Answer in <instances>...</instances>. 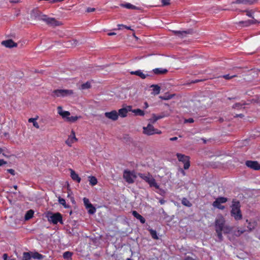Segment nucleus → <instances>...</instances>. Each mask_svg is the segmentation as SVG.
<instances>
[{
	"label": "nucleus",
	"instance_id": "obj_58",
	"mask_svg": "<svg viewBox=\"0 0 260 260\" xmlns=\"http://www.w3.org/2000/svg\"><path fill=\"white\" fill-rule=\"evenodd\" d=\"M149 107L148 104L147 102L144 103V108L146 109Z\"/></svg>",
	"mask_w": 260,
	"mask_h": 260
},
{
	"label": "nucleus",
	"instance_id": "obj_17",
	"mask_svg": "<svg viewBox=\"0 0 260 260\" xmlns=\"http://www.w3.org/2000/svg\"><path fill=\"white\" fill-rule=\"evenodd\" d=\"M257 0H236L233 4H243L245 5H251L257 2Z\"/></svg>",
	"mask_w": 260,
	"mask_h": 260
},
{
	"label": "nucleus",
	"instance_id": "obj_9",
	"mask_svg": "<svg viewBox=\"0 0 260 260\" xmlns=\"http://www.w3.org/2000/svg\"><path fill=\"white\" fill-rule=\"evenodd\" d=\"M48 220L54 224H56L58 222L63 223L62 215L59 212L52 214L51 216L48 217Z\"/></svg>",
	"mask_w": 260,
	"mask_h": 260
},
{
	"label": "nucleus",
	"instance_id": "obj_22",
	"mask_svg": "<svg viewBox=\"0 0 260 260\" xmlns=\"http://www.w3.org/2000/svg\"><path fill=\"white\" fill-rule=\"evenodd\" d=\"M153 73L156 75L165 74L168 72V70L166 69L156 68L153 69Z\"/></svg>",
	"mask_w": 260,
	"mask_h": 260
},
{
	"label": "nucleus",
	"instance_id": "obj_19",
	"mask_svg": "<svg viewBox=\"0 0 260 260\" xmlns=\"http://www.w3.org/2000/svg\"><path fill=\"white\" fill-rule=\"evenodd\" d=\"M70 171L72 179L74 181H76L78 183H80L81 181V178L73 170L70 169Z\"/></svg>",
	"mask_w": 260,
	"mask_h": 260
},
{
	"label": "nucleus",
	"instance_id": "obj_2",
	"mask_svg": "<svg viewBox=\"0 0 260 260\" xmlns=\"http://www.w3.org/2000/svg\"><path fill=\"white\" fill-rule=\"evenodd\" d=\"M215 230L222 231L224 234H229L233 230V227L225 224V220L222 216H218L215 220Z\"/></svg>",
	"mask_w": 260,
	"mask_h": 260
},
{
	"label": "nucleus",
	"instance_id": "obj_6",
	"mask_svg": "<svg viewBox=\"0 0 260 260\" xmlns=\"http://www.w3.org/2000/svg\"><path fill=\"white\" fill-rule=\"evenodd\" d=\"M194 32V31L192 28L188 29L186 30H180V45L188 44L190 42V40L184 39L188 38L189 35H192Z\"/></svg>",
	"mask_w": 260,
	"mask_h": 260
},
{
	"label": "nucleus",
	"instance_id": "obj_11",
	"mask_svg": "<svg viewBox=\"0 0 260 260\" xmlns=\"http://www.w3.org/2000/svg\"><path fill=\"white\" fill-rule=\"evenodd\" d=\"M228 201V199L225 197H218L214 202H213L212 205L213 207L217 208L219 209L223 210L225 207L221 205V204L225 203Z\"/></svg>",
	"mask_w": 260,
	"mask_h": 260
},
{
	"label": "nucleus",
	"instance_id": "obj_47",
	"mask_svg": "<svg viewBox=\"0 0 260 260\" xmlns=\"http://www.w3.org/2000/svg\"><path fill=\"white\" fill-rule=\"evenodd\" d=\"M170 0H161L162 6H167L170 4Z\"/></svg>",
	"mask_w": 260,
	"mask_h": 260
},
{
	"label": "nucleus",
	"instance_id": "obj_30",
	"mask_svg": "<svg viewBox=\"0 0 260 260\" xmlns=\"http://www.w3.org/2000/svg\"><path fill=\"white\" fill-rule=\"evenodd\" d=\"M257 223L256 222L253 221L252 222H248V225L247 226L248 229L250 231H252V230L254 229L255 228L256 226Z\"/></svg>",
	"mask_w": 260,
	"mask_h": 260
},
{
	"label": "nucleus",
	"instance_id": "obj_38",
	"mask_svg": "<svg viewBox=\"0 0 260 260\" xmlns=\"http://www.w3.org/2000/svg\"><path fill=\"white\" fill-rule=\"evenodd\" d=\"M182 204L187 207H190L192 205L191 203L185 198L182 199Z\"/></svg>",
	"mask_w": 260,
	"mask_h": 260
},
{
	"label": "nucleus",
	"instance_id": "obj_64",
	"mask_svg": "<svg viewBox=\"0 0 260 260\" xmlns=\"http://www.w3.org/2000/svg\"><path fill=\"white\" fill-rule=\"evenodd\" d=\"M13 187L15 190H17L18 188V186L17 185H14Z\"/></svg>",
	"mask_w": 260,
	"mask_h": 260
},
{
	"label": "nucleus",
	"instance_id": "obj_27",
	"mask_svg": "<svg viewBox=\"0 0 260 260\" xmlns=\"http://www.w3.org/2000/svg\"><path fill=\"white\" fill-rule=\"evenodd\" d=\"M132 112L134 113L135 114V115L136 116L139 115V116H143L145 115L144 111L140 109H134L132 111Z\"/></svg>",
	"mask_w": 260,
	"mask_h": 260
},
{
	"label": "nucleus",
	"instance_id": "obj_18",
	"mask_svg": "<svg viewBox=\"0 0 260 260\" xmlns=\"http://www.w3.org/2000/svg\"><path fill=\"white\" fill-rule=\"evenodd\" d=\"M2 44L7 48H12L17 46V44L15 43L12 40H8L3 41Z\"/></svg>",
	"mask_w": 260,
	"mask_h": 260
},
{
	"label": "nucleus",
	"instance_id": "obj_26",
	"mask_svg": "<svg viewBox=\"0 0 260 260\" xmlns=\"http://www.w3.org/2000/svg\"><path fill=\"white\" fill-rule=\"evenodd\" d=\"M81 116H69V117L67 118V119L66 120V121L68 122H71V123H73V122H76L78 119L81 118Z\"/></svg>",
	"mask_w": 260,
	"mask_h": 260
},
{
	"label": "nucleus",
	"instance_id": "obj_3",
	"mask_svg": "<svg viewBox=\"0 0 260 260\" xmlns=\"http://www.w3.org/2000/svg\"><path fill=\"white\" fill-rule=\"evenodd\" d=\"M240 202L236 199H233L231 206V214L236 220H239L242 218V214L240 209Z\"/></svg>",
	"mask_w": 260,
	"mask_h": 260
},
{
	"label": "nucleus",
	"instance_id": "obj_51",
	"mask_svg": "<svg viewBox=\"0 0 260 260\" xmlns=\"http://www.w3.org/2000/svg\"><path fill=\"white\" fill-rule=\"evenodd\" d=\"M95 8L89 7L87 9L86 11L88 13L92 12H94L95 11Z\"/></svg>",
	"mask_w": 260,
	"mask_h": 260
},
{
	"label": "nucleus",
	"instance_id": "obj_8",
	"mask_svg": "<svg viewBox=\"0 0 260 260\" xmlns=\"http://www.w3.org/2000/svg\"><path fill=\"white\" fill-rule=\"evenodd\" d=\"M74 93L72 90L69 89H56L52 92V95L54 98L64 97L67 95L73 94Z\"/></svg>",
	"mask_w": 260,
	"mask_h": 260
},
{
	"label": "nucleus",
	"instance_id": "obj_14",
	"mask_svg": "<svg viewBox=\"0 0 260 260\" xmlns=\"http://www.w3.org/2000/svg\"><path fill=\"white\" fill-rule=\"evenodd\" d=\"M106 118L113 121H116L118 118V114L116 110H112L111 112H107L105 113Z\"/></svg>",
	"mask_w": 260,
	"mask_h": 260
},
{
	"label": "nucleus",
	"instance_id": "obj_49",
	"mask_svg": "<svg viewBox=\"0 0 260 260\" xmlns=\"http://www.w3.org/2000/svg\"><path fill=\"white\" fill-rule=\"evenodd\" d=\"M125 109H126V111H127V112L128 113V112L129 111H132L133 110L132 109V106H127L126 107L124 108Z\"/></svg>",
	"mask_w": 260,
	"mask_h": 260
},
{
	"label": "nucleus",
	"instance_id": "obj_43",
	"mask_svg": "<svg viewBox=\"0 0 260 260\" xmlns=\"http://www.w3.org/2000/svg\"><path fill=\"white\" fill-rule=\"evenodd\" d=\"M244 12H246V15L248 17L252 18V19H254V17L253 16V12L252 10H245Z\"/></svg>",
	"mask_w": 260,
	"mask_h": 260
},
{
	"label": "nucleus",
	"instance_id": "obj_25",
	"mask_svg": "<svg viewBox=\"0 0 260 260\" xmlns=\"http://www.w3.org/2000/svg\"><path fill=\"white\" fill-rule=\"evenodd\" d=\"M123 7L125 8L126 9H132V10H139L140 9L138 8L137 7L133 5L132 4L130 3H126L125 4H122L121 5Z\"/></svg>",
	"mask_w": 260,
	"mask_h": 260
},
{
	"label": "nucleus",
	"instance_id": "obj_54",
	"mask_svg": "<svg viewBox=\"0 0 260 260\" xmlns=\"http://www.w3.org/2000/svg\"><path fill=\"white\" fill-rule=\"evenodd\" d=\"M8 257V255L7 253H4L3 255V258L4 260H7Z\"/></svg>",
	"mask_w": 260,
	"mask_h": 260
},
{
	"label": "nucleus",
	"instance_id": "obj_57",
	"mask_svg": "<svg viewBox=\"0 0 260 260\" xmlns=\"http://www.w3.org/2000/svg\"><path fill=\"white\" fill-rule=\"evenodd\" d=\"M156 117H157V119L158 120V119L164 118V115H157Z\"/></svg>",
	"mask_w": 260,
	"mask_h": 260
},
{
	"label": "nucleus",
	"instance_id": "obj_24",
	"mask_svg": "<svg viewBox=\"0 0 260 260\" xmlns=\"http://www.w3.org/2000/svg\"><path fill=\"white\" fill-rule=\"evenodd\" d=\"M34 211L30 209V210H29L28 211H27L25 215V219L26 220H28L29 219H30V218H31L33 216H34Z\"/></svg>",
	"mask_w": 260,
	"mask_h": 260
},
{
	"label": "nucleus",
	"instance_id": "obj_59",
	"mask_svg": "<svg viewBox=\"0 0 260 260\" xmlns=\"http://www.w3.org/2000/svg\"><path fill=\"white\" fill-rule=\"evenodd\" d=\"M236 117H240L241 118H243L244 117V115L242 114H238V115H236Z\"/></svg>",
	"mask_w": 260,
	"mask_h": 260
},
{
	"label": "nucleus",
	"instance_id": "obj_41",
	"mask_svg": "<svg viewBox=\"0 0 260 260\" xmlns=\"http://www.w3.org/2000/svg\"><path fill=\"white\" fill-rule=\"evenodd\" d=\"M31 256L28 252H24L22 256V260H29Z\"/></svg>",
	"mask_w": 260,
	"mask_h": 260
},
{
	"label": "nucleus",
	"instance_id": "obj_21",
	"mask_svg": "<svg viewBox=\"0 0 260 260\" xmlns=\"http://www.w3.org/2000/svg\"><path fill=\"white\" fill-rule=\"evenodd\" d=\"M131 74L132 75H135L138 76L143 79H145L147 76V75H145V74H144L143 73V72L140 70L136 71L131 72Z\"/></svg>",
	"mask_w": 260,
	"mask_h": 260
},
{
	"label": "nucleus",
	"instance_id": "obj_15",
	"mask_svg": "<svg viewBox=\"0 0 260 260\" xmlns=\"http://www.w3.org/2000/svg\"><path fill=\"white\" fill-rule=\"evenodd\" d=\"M77 141V139L75 136V133L74 131H72L71 135L69 136L68 139L66 141V143L69 146L71 147L74 142Z\"/></svg>",
	"mask_w": 260,
	"mask_h": 260
},
{
	"label": "nucleus",
	"instance_id": "obj_48",
	"mask_svg": "<svg viewBox=\"0 0 260 260\" xmlns=\"http://www.w3.org/2000/svg\"><path fill=\"white\" fill-rule=\"evenodd\" d=\"M193 122H194V120L192 118H190L187 119H184V123H187V122L193 123Z\"/></svg>",
	"mask_w": 260,
	"mask_h": 260
},
{
	"label": "nucleus",
	"instance_id": "obj_63",
	"mask_svg": "<svg viewBox=\"0 0 260 260\" xmlns=\"http://www.w3.org/2000/svg\"><path fill=\"white\" fill-rule=\"evenodd\" d=\"M9 135L8 133L5 132L4 133V135L6 137Z\"/></svg>",
	"mask_w": 260,
	"mask_h": 260
},
{
	"label": "nucleus",
	"instance_id": "obj_37",
	"mask_svg": "<svg viewBox=\"0 0 260 260\" xmlns=\"http://www.w3.org/2000/svg\"><path fill=\"white\" fill-rule=\"evenodd\" d=\"M91 87L90 83L89 82H86L85 83H83L81 86V89H89Z\"/></svg>",
	"mask_w": 260,
	"mask_h": 260
},
{
	"label": "nucleus",
	"instance_id": "obj_35",
	"mask_svg": "<svg viewBox=\"0 0 260 260\" xmlns=\"http://www.w3.org/2000/svg\"><path fill=\"white\" fill-rule=\"evenodd\" d=\"M88 209V212L90 214H93L96 212V209L92 205H89Z\"/></svg>",
	"mask_w": 260,
	"mask_h": 260
},
{
	"label": "nucleus",
	"instance_id": "obj_53",
	"mask_svg": "<svg viewBox=\"0 0 260 260\" xmlns=\"http://www.w3.org/2000/svg\"><path fill=\"white\" fill-rule=\"evenodd\" d=\"M7 163L6 161H5L4 159H0V166H3V165H5Z\"/></svg>",
	"mask_w": 260,
	"mask_h": 260
},
{
	"label": "nucleus",
	"instance_id": "obj_10",
	"mask_svg": "<svg viewBox=\"0 0 260 260\" xmlns=\"http://www.w3.org/2000/svg\"><path fill=\"white\" fill-rule=\"evenodd\" d=\"M143 133L145 135L150 136L155 134H160L161 133V131L154 128V126L149 123L147 126L143 127Z\"/></svg>",
	"mask_w": 260,
	"mask_h": 260
},
{
	"label": "nucleus",
	"instance_id": "obj_33",
	"mask_svg": "<svg viewBox=\"0 0 260 260\" xmlns=\"http://www.w3.org/2000/svg\"><path fill=\"white\" fill-rule=\"evenodd\" d=\"M149 231L150 232V234L152 238L153 239H155V240L158 239V237L157 236V233H156V231L153 230V229H150V230H149Z\"/></svg>",
	"mask_w": 260,
	"mask_h": 260
},
{
	"label": "nucleus",
	"instance_id": "obj_40",
	"mask_svg": "<svg viewBox=\"0 0 260 260\" xmlns=\"http://www.w3.org/2000/svg\"><path fill=\"white\" fill-rule=\"evenodd\" d=\"M245 105H246L245 103H238L235 104L233 106V108L234 109H240L243 106Z\"/></svg>",
	"mask_w": 260,
	"mask_h": 260
},
{
	"label": "nucleus",
	"instance_id": "obj_23",
	"mask_svg": "<svg viewBox=\"0 0 260 260\" xmlns=\"http://www.w3.org/2000/svg\"><path fill=\"white\" fill-rule=\"evenodd\" d=\"M118 116H120L121 117L124 118L127 116V112L126 110V109L123 108L121 109H120L118 110Z\"/></svg>",
	"mask_w": 260,
	"mask_h": 260
},
{
	"label": "nucleus",
	"instance_id": "obj_56",
	"mask_svg": "<svg viewBox=\"0 0 260 260\" xmlns=\"http://www.w3.org/2000/svg\"><path fill=\"white\" fill-rule=\"evenodd\" d=\"M178 139V138L177 137H173V138H171L170 139V141H176Z\"/></svg>",
	"mask_w": 260,
	"mask_h": 260
},
{
	"label": "nucleus",
	"instance_id": "obj_31",
	"mask_svg": "<svg viewBox=\"0 0 260 260\" xmlns=\"http://www.w3.org/2000/svg\"><path fill=\"white\" fill-rule=\"evenodd\" d=\"M37 118H30L28 119V121L29 122H32L34 127L37 128H39V125L38 123L36 121Z\"/></svg>",
	"mask_w": 260,
	"mask_h": 260
},
{
	"label": "nucleus",
	"instance_id": "obj_20",
	"mask_svg": "<svg viewBox=\"0 0 260 260\" xmlns=\"http://www.w3.org/2000/svg\"><path fill=\"white\" fill-rule=\"evenodd\" d=\"M132 214L135 218L139 219L142 223L143 224L145 222V218L136 211H133L132 212Z\"/></svg>",
	"mask_w": 260,
	"mask_h": 260
},
{
	"label": "nucleus",
	"instance_id": "obj_44",
	"mask_svg": "<svg viewBox=\"0 0 260 260\" xmlns=\"http://www.w3.org/2000/svg\"><path fill=\"white\" fill-rule=\"evenodd\" d=\"M236 75H232L230 76L229 74L225 75L222 76L223 78H224L226 80H230L235 77H236Z\"/></svg>",
	"mask_w": 260,
	"mask_h": 260
},
{
	"label": "nucleus",
	"instance_id": "obj_45",
	"mask_svg": "<svg viewBox=\"0 0 260 260\" xmlns=\"http://www.w3.org/2000/svg\"><path fill=\"white\" fill-rule=\"evenodd\" d=\"M157 115L154 114H152V118L150 119L149 120L152 121L153 123H155L158 119H157Z\"/></svg>",
	"mask_w": 260,
	"mask_h": 260
},
{
	"label": "nucleus",
	"instance_id": "obj_55",
	"mask_svg": "<svg viewBox=\"0 0 260 260\" xmlns=\"http://www.w3.org/2000/svg\"><path fill=\"white\" fill-rule=\"evenodd\" d=\"M184 260H195L194 259H193V258L191 257H189V256H187L185 259Z\"/></svg>",
	"mask_w": 260,
	"mask_h": 260
},
{
	"label": "nucleus",
	"instance_id": "obj_39",
	"mask_svg": "<svg viewBox=\"0 0 260 260\" xmlns=\"http://www.w3.org/2000/svg\"><path fill=\"white\" fill-rule=\"evenodd\" d=\"M218 238V241L221 242L223 240V236L222 234V231H215Z\"/></svg>",
	"mask_w": 260,
	"mask_h": 260
},
{
	"label": "nucleus",
	"instance_id": "obj_34",
	"mask_svg": "<svg viewBox=\"0 0 260 260\" xmlns=\"http://www.w3.org/2000/svg\"><path fill=\"white\" fill-rule=\"evenodd\" d=\"M58 202L60 204L62 205L64 207V208H69L70 206L66 204V200L64 199L59 197L58 198Z\"/></svg>",
	"mask_w": 260,
	"mask_h": 260
},
{
	"label": "nucleus",
	"instance_id": "obj_46",
	"mask_svg": "<svg viewBox=\"0 0 260 260\" xmlns=\"http://www.w3.org/2000/svg\"><path fill=\"white\" fill-rule=\"evenodd\" d=\"M118 29H121V27H122L123 28H126L127 29L132 30V29L131 28V27L124 25L123 24H118Z\"/></svg>",
	"mask_w": 260,
	"mask_h": 260
},
{
	"label": "nucleus",
	"instance_id": "obj_52",
	"mask_svg": "<svg viewBox=\"0 0 260 260\" xmlns=\"http://www.w3.org/2000/svg\"><path fill=\"white\" fill-rule=\"evenodd\" d=\"M9 2L11 3L16 4V3H20L21 1L20 0H9Z\"/></svg>",
	"mask_w": 260,
	"mask_h": 260
},
{
	"label": "nucleus",
	"instance_id": "obj_28",
	"mask_svg": "<svg viewBox=\"0 0 260 260\" xmlns=\"http://www.w3.org/2000/svg\"><path fill=\"white\" fill-rule=\"evenodd\" d=\"M152 88L153 93L154 94H158L160 92V88L157 85H152L151 86Z\"/></svg>",
	"mask_w": 260,
	"mask_h": 260
},
{
	"label": "nucleus",
	"instance_id": "obj_13",
	"mask_svg": "<svg viewBox=\"0 0 260 260\" xmlns=\"http://www.w3.org/2000/svg\"><path fill=\"white\" fill-rule=\"evenodd\" d=\"M245 165L247 167L253 170H260V164L257 161L247 160Z\"/></svg>",
	"mask_w": 260,
	"mask_h": 260
},
{
	"label": "nucleus",
	"instance_id": "obj_60",
	"mask_svg": "<svg viewBox=\"0 0 260 260\" xmlns=\"http://www.w3.org/2000/svg\"><path fill=\"white\" fill-rule=\"evenodd\" d=\"M159 203H160V204H164L165 203V201L164 200H160L159 201Z\"/></svg>",
	"mask_w": 260,
	"mask_h": 260
},
{
	"label": "nucleus",
	"instance_id": "obj_7",
	"mask_svg": "<svg viewBox=\"0 0 260 260\" xmlns=\"http://www.w3.org/2000/svg\"><path fill=\"white\" fill-rule=\"evenodd\" d=\"M123 177L126 182L132 184L134 182V180L137 178V176L134 171H131L125 170L123 171Z\"/></svg>",
	"mask_w": 260,
	"mask_h": 260
},
{
	"label": "nucleus",
	"instance_id": "obj_1",
	"mask_svg": "<svg viewBox=\"0 0 260 260\" xmlns=\"http://www.w3.org/2000/svg\"><path fill=\"white\" fill-rule=\"evenodd\" d=\"M31 17L36 20L43 21L47 25L55 27L62 25V23L57 20L54 18L48 17L47 15L43 14L41 12L37 9L31 11L30 13Z\"/></svg>",
	"mask_w": 260,
	"mask_h": 260
},
{
	"label": "nucleus",
	"instance_id": "obj_50",
	"mask_svg": "<svg viewBox=\"0 0 260 260\" xmlns=\"http://www.w3.org/2000/svg\"><path fill=\"white\" fill-rule=\"evenodd\" d=\"M7 171L12 175H15V171L12 169H8Z\"/></svg>",
	"mask_w": 260,
	"mask_h": 260
},
{
	"label": "nucleus",
	"instance_id": "obj_62",
	"mask_svg": "<svg viewBox=\"0 0 260 260\" xmlns=\"http://www.w3.org/2000/svg\"><path fill=\"white\" fill-rule=\"evenodd\" d=\"M201 80H196L194 81H192V83H198L200 81H201Z\"/></svg>",
	"mask_w": 260,
	"mask_h": 260
},
{
	"label": "nucleus",
	"instance_id": "obj_61",
	"mask_svg": "<svg viewBox=\"0 0 260 260\" xmlns=\"http://www.w3.org/2000/svg\"><path fill=\"white\" fill-rule=\"evenodd\" d=\"M108 35L109 36H113V35H115L116 33H115V32H109V33L108 34Z\"/></svg>",
	"mask_w": 260,
	"mask_h": 260
},
{
	"label": "nucleus",
	"instance_id": "obj_32",
	"mask_svg": "<svg viewBox=\"0 0 260 260\" xmlns=\"http://www.w3.org/2000/svg\"><path fill=\"white\" fill-rule=\"evenodd\" d=\"M32 257L34 259H42L43 258L44 256L37 252H36L33 253Z\"/></svg>",
	"mask_w": 260,
	"mask_h": 260
},
{
	"label": "nucleus",
	"instance_id": "obj_29",
	"mask_svg": "<svg viewBox=\"0 0 260 260\" xmlns=\"http://www.w3.org/2000/svg\"><path fill=\"white\" fill-rule=\"evenodd\" d=\"M89 181L91 185L94 186L98 183V180L94 176H89Z\"/></svg>",
	"mask_w": 260,
	"mask_h": 260
},
{
	"label": "nucleus",
	"instance_id": "obj_5",
	"mask_svg": "<svg viewBox=\"0 0 260 260\" xmlns=\"http://www.w3.org/2000/svg\"><path fill=\"white\" fill-rule=\"evenodd\" d=\"M190 166V157L188 156L180 154V168L182 166L184 170H187L189 169ZM180 171L183 176L185 175L184 170L180 168Z\"/></svg>",
	"mask_w": 260,
	"mask_h": 260
},
{
	"label": "nucleus",
	"instance_id": "obj_36",
	"mask_svg": "<svg viewBox=\"0 0 260 260\" xmlns=\"http://www.w3.org/2000/svg\"><path fill=\"white\" fill-rule=\"evenodd\" d=\"M73 253L70 251H66L63 254V257L65 259L71 258Z\"/></svg>",
	"mask_w": 260,
	"mask_h": 260
},
{
	"label": "nucleus",
	"instance_id": "obj_4",
	"mask_svg": "<svg viewBox=\"0 0 260 260\" xmlns=\"http://www.w3.org/2000/svg\"><path fill=\"white\" fill-rule=\"evenodd\" d=\"M138 176L147 182L150 187H153L156 189L159 188V186L156 183L155 179L149 173L147 174L139 173H138Z\"/></svg>",
	"mask_w": 260,
	"mask_h": 260
},
{
	"label": "nucleus",
	"instance_id": "obj_12",
	"mask_svg": "<svg viewBox=\"0 0 260 260\" xmlns=\"http://www.w3.org/2000/svg\"><path fill=\"white\" fill-rule=\"evenodd\" d=\"M257 23H259L257 20L255 19L251 20H247L245 21H241L238 22H237V24L239 27H248L251 24H256Z\"/></svg>",
	"mask_w": 260,
	"mask_h": 260
},
{
	"label": "nucleus",
	"instance_id": "obj_16",
	"mask_svg": "<svg viewBox=\"0 0 260 260\" xmlns=\"http://www.w3.org/2000/svg\"><path fill=\"white\" fill-rule=\"evenodd\" d=\"M58 114L60 115L63 119L66 120L67 118L71 115L70 112L67 111H63L62 107L58 106L57 108Z\"/></svg>",
	"mask_w": 260,
	"mask_h": 260
},
{
	"label": "nucleus",
	"instance_id": "obj_42",
	"mask_svg": "<svg viewBox=\"0 0 260 260\" xmlns=\"http://www.w3.org/2000/svg\"><path fill=\"white\" fill-rule=\"evenodd\" d=\"M83 203H84V204L85 206V207L86 208H89V205H92L90 202H89V200L86 198H84L83 199Z\"/></svg>",
	"mask_w": 260,
	"mask_h": 260
}]
</instances>
